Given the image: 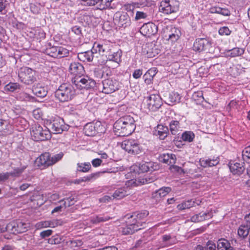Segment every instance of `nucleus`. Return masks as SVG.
<instances>
[{
    "label": "nucleus",
    "instance_id": "21",
    "mask_svg": "<svg viewBox=\"0 0 250 250\" xmlns=\"http://www.w3.org/2000/svg\"><path fill=\"white\" fill-rule=\"evenodd\" d=\"M100 123H97L95 125L89 123L87 124L84 127L83 131L86 136H91L95 135L97 133H99L98 128H96V126H100Z\"/></svg>",
    "mask_w": 250,
    "mask_h": 250
},
{
    "label": "nucleus",
    "instance_id": "11",
    "mask_svg": "<svg viewBox=\"0 0 250 250\" xmlns=\"http://www.w3.org/2000/svg\"><path fill=\"white\" fill-rule=\"evenodd\" d=\"M178 9L179 4L176 1L165 0L161 2L160 10L164 14H169L176 12Z\"/></svg>",
    "mask_w": 250,
    "mask_h": 250
},
{
    "label": "nucleus",
    "instance_id": "18",
    "mask_svg": "<svg viewBox=\"0 0 250 250\" xmlns=\"http://www.w3.org/2000/svg\"><path fill=\"white\" fill-rule=\"evenodd\" d=\"M141 33L145 36L149 37L157 32V26L152 22L144 24L140 29Z\"/></svg>",
    "mask_w": 250,
    "mask_h": 250
},
{
    "label": "nucleus",
    "instance_id": "23",
    "mask_svg": "<svg viewBox=\"0 0 250 250\" xmlns=\"http://www.w3.org/2000/svg\"><path fill=\"white\" fill-rule=\"evenodd\" d=\"M212 216V212L211 211L207 212H200L195 214L191 217V220L193 222H199L211 218Z\"/></svg>",
    "mask_w": 250,
    "mask_h": 250
},
{
    "label": "nucleus",
    "instance_id": "15",
    "mask_svg": "<svg viewBox=\"0 0 250 250\" xmlns=\"http://www.w3.org/2000/svg\"><path fill=\"white\" fill-rule=\"evenodd\" d=\"M103 92L109 94L118 89L119 83L115 79H107L103 81Z\"/></svg>",
    "mask_w": 250,
    "mask_h": 250
},
{
    "label": "nucleus",
    "instance_id": "64",
    "mask_svg": "<svg viewBox=\"0 0 250 250\" xmlns=\"http://www.w3.org/2000/svg\"><path fill=\"white\" fill-rule=\"evenodd\" d=\"M102 162L103 161L101 159L96 158V159H93L91 161V163H92V166L94 167H99L100 166H101Z\"/></svg>",
    "mask_w": 250,
    "mask_h": 250
},
{
    "label": "nucleus",
    "instance_id": "35",
    "mask_svg": "<svg viewBox=\"0 0 250 250\" xmlns=\"http://www.w3.org/2000/svg\"><path fill=\"white\" fill-rule=\"evenodd\" d=\"M105 171H99L95 173H91L86 176H84L83 178L82 181L83 182H89L93 180H95L96 179L100 177L102 174L105 173Z\"/></svg>",
    "mask_w": 250,
    "mask_h": 250
},
{
    "label": "nucleus",
    "instance_id": "22",
    "mask_svg": "<svg viewBox=\"0 0 250 250\" xmlns=\"http://www.w3.org/2000/svg\"><path fill=\"white\" fill-rule=\"evenodd\" d=\"M130 188L127 186H125L116 189L112 197L117 199H121L130 194Z\"/></svg>",
    "mask_w": 250,
    "mask_h": 250
},
{
    "label": "nucleus",
    "instance_id": "43",
    "mask_svg": "<svg viewBox=\"0 0 250 250\" xmlns=\"http://www.w3.org/2000/svg\"><path fill=\"white\" fill-rule=\"evenodd\" d=\"M68 50L62 46H58L57 48L56 58H63L67 56L68 55Z\"/></svg>",
    "mask_w": 250,
    "mask_h": 250
},
{
    "label": "nucleus",
    "instance_id": "28",
    "mask_svg": "<svg viewBox=\"0 0 250 250\" xmlns=\"http://www.w3.org/2000/svg\"><path fill=\"white\" fill-rule=\"evenodd\" d=\"M201 201L199 200H190L185 201L177 206V208L180 210H183L187 208H189L194 206L195 205H199Z\"/></svg>",
    "mask_w": 250,
    "mask_h": 250
},
{
    "label": "nucleus",
    "instance_id": "26",
    "mask_svg": "<svg viewBox=\"0 0 250 250\" xmlns=\"http://www.w3.org/2000/svg\"><path fill=\"white\" fill-rule=\"evenodd\" d=\"M219 162L218 157L214 158L212 159L201 158L199 161L200 166L204 167L216 166Z\"/></svg>",
    "mask_w": 250,
    "mask_h": 250
},
{
    "label": "nucleus",
    "instance_id": "14",
    "mask_svg": "<svg viewBox=\"0 0 250 250\" xmlns=\"http://www.w3.org/2000/svg\"><path fill=\"white\" fill-rule=\"evenodd\" d=\"M27 230V225L20 221H13L8 224V231L13 234L23 233Z\"/></svg>",
    "mask_w": 250,
    "mask_h": 250
},
{
    "label": "nucleus",
    "instance_id": "60",
    "mask_svg": "<svg viewBox=\"0 0 250 250\" xmlns=\"http://www.w3.org/2000/svg\"><path fill=\"white\" fill-rule=\"evenodd\" d=\"M217 14H221L224 16H229L230 15V12L228 9L220 7L218 12Z\"/></svg>",
    "mask_w": 250,
    "mask_h": 250
},
{
    "label": "nucleus",
    "instance_id": "10",
    "mask_svg": "<svg viewBox=\"0 0 250 250\" xmlns=\"http://www.w3.org/2000/svg\"><path fill=\"white\" fill-rule=\"evenodd\" d=\"M114 22L119 27L125 28L131 24L130 19L125 12H117L114 17Z\"/></svg>",
    "mask_w": 250,
    "mask_h": 250
},
{
    "label": "nucleus",
    "instance_id": "6",
    "mask_svg": "<svg viewBox=\"0 0 250 250\" xmlns=\"http://www.w3.org/2000/svg\"><path fill=\"white\" fill-rule=\"evenodd\" d=\"M46 125L54 134L62 133L63 131L68 130V126L65 125L63 119L60 117H55L52 120L47 121Z\"/></svg>",
    "mask_w": 250,
    "mask_h": 250
},
{
    "label": "nucleus",
    "instance_id": "4",
    "mask_svg": "<svg viewBox=\"0 0 250 250\" xmlns=\"http://www.w3.org/2000/svg\"><path fill=\"white\" fill-rule=\"evenodd\" d=\"M148 213H141L137 214L133 219V222L123 228L122 233L124 235H129L141 229L140 227L142 226V222L140 221L142 218L146 216Z\"/></svg>",
    "mask_w": 250,
    "mask_h": 250
},
{
    "label": "nucleus",
    "instance_id": "8",
    "mask_svg": "<svg viewBox=\"0 0 250 250\" xmlns=\"http://www.w3.org/2000/svg\"><path fill=\"white\" fill-rule=\"evenodd\" d=\"M73 83L77 88L80 89H90L94 87L96 84L95 81L87 76L74 78Z\"/></svg>",
    "mask_w": 250,
    "mask_h": 250
},
{
    "label": "nucleus",
    "instance_id": "54",
    "mask_svg": "<svg viewBox=\"0 0 250 250\" xmlns=\"http://www.w3.org/2000/svg\"><path fill=\"white\" fill-rule=\"evenodd\" d=\"M20 99L25 101H33L34 98L29 94L25 92H22L20 94Z\"/></svg>",
    "mask_w": 250,
    "mask_h": 250
},
{
    "label": "nucleus",
    "instance_id": "50",
    "mask_svg": "<svg viewBox=\"0 0 250 250\" xmlns=\"http://www.w3.org/2000/svg\"><path fill=\"white\" fill-rule=\"evenodd\" d=\"M62 241V238L59 235L52 236L48 239V243L52 245H56L60 244Z\"/></svg>",
    "mask_w": 250,
    "mask_h": 250
},
{
    "label": "nucleus",
    "instance_id": "59",
    "mask_svg": "<svg viewBox=\"0 0 250 250\" xmlns=\"http://www.w3.org/2000/svg\"><path fill=\"white\" fill-rule=\"evenodd\" d=\"M61 202H63V205L65 208L69 207L74 204V198H68L64 199Z\"/></svg>",
    "mask_w": 250,
    "mask_h": 250
},
{
    "label": "nucleus",
    "instance_id": "32",
    "mask_svg": "<svg viewBox=\"0 0 250 250\" xmlns=\"http://www.w3.org/2000/svg\"><path fill=\"white\" fill-rule=\"evenodd\" d=\"M181 97L177 92H172L169 94L167 99V104L169 105H173L179 103L180 101Z\"/></svg>",
    "mask_w": 250,
    "mask_h": 250
},
{
    "label": "nucleus",
    "instance_id": "52",
    "mask_svg": "<svg viewBox=\"0 0 250 250\" xmlns=\"http://www.w3.org/2000/svg\"><path fill=\"white\" fill-rule=\"evenodd\" d=\"M242 158L244 161H246L250 159V146L246 147L242 151Z\"/></svg>",
    "mask_w": 250,
    "mask_h": 250
},
{
    "label": "nucleus",
    "instance_id": "55",
    "mask_svg": "<svg viewBox=\"0 0 250 250\" xmlns=\"http://www.w3.org/2000/svg\"><path fill=\"white\" fill-rule=\"evenodd\" d=\"M19 87V85L16 83H9L5 85L4 90L6 91H14Z\"/></svg>",
    "mask_w": 250,
    "mask_h": 250
},
{
    "label": "nucleus",
    "instance_id": "42",
    "mask_svg": "<svg viewBox=\"0 0 250 250\" xmlns=\"http://www.w3.org/2000/svg\"><path fill=\"white\" fill-rule=\"evenodd\" d=\"M91 168L90 163H78L77 170L83 172H87Z\"/></svg>",
    "mask_w": 250,
    "mask_h": 250
},
{
    "label": "nucleus",
    "instance_id": "41",
    "mask_svg": "<svg viewBox=\"0 0 250 250\" xmlns=\"http://www.w3.org/2000/svg\"><path fill=\"white\" fill-rule=\"evenodd\" d=\"M192 98L197 104L202 103L204 101L203 92L202 91H198L194 92Z\"/></svg>",
    "mask_w": 250,
    "mask_h": 250
},
{
    "label": "nucleus",
    "instance_id": "20",
    "mask_svg": "<svg viewBox=\"0 0 250 250\" xmlns=\"http://www.w3.org/2000/svg\"><path fill=\"white\" fill-rule=\"evenodd\" d=\"M69 70L74 78L83 76L84 73L83 66L79 62L71 63L69 66Z\"/></svg>",
    "mask_w": 250,
    "mask_h": 250
},
{
    "label": "nucleus",
    "instance_id": "38",
    "mask_svg": "<svg viewBox=\"0 0 250 250\" xmlns=\"http://www.w3.org/2000/svg\"><path fill=\"white\" fill-rule=\"evenodd\" d=\"M112 217H110L108 216L105 215H99L91 217V222L93 224H97L100 222H105L112 219Z\"/></svg>",
    "mask_w": 250,
    "mask_h": 250
},
{
    "label": "nucleus",
    "instance_id": "12",
    "mask_svg": "<svg viewBox=\"0 0 250 250\" xmlns=\"http://www.w3.org/2000/svg\"><path fill=\"white\" fill-rule=\"evenodd\" d=\"M211 47V42L206 38L197 39L194 42L193 46V50L199 52H209Z\"/></svg>",
    "mask_w": 250,
    "mask_h": 250
},
{
    "label": "nucleus",
    "instance_id": "19",
    "mask_svg": "<svg viewBox=\"0 0 250 250\" xmlns=\"http://www.w3.org/2000/svg\"><path fill=\"white\" fill-rule=\"evenodd\" d=\"M50 160V154L48 152H45L38 157L35 162L39 167L43 168L51 166Z\"/></svg>",
    "mask_w": 250,
    "mask_h": 250
},
{
    "label": "nucleus",
    "instance_id": "16",
    "mask_svg": "<svg viewBox=\"0 0 250 250\" xmlns=\"http://www.w3.org/2000/svg\"><path fill=\"white\" fill-rule=\"evenodd\" d=\"M165 33V37L167 38V40L172 42L177 41L181 35V31L178 28L172 26L167 27Z\"/></svg>",
    "mask_w": 250,
    "mask_h": 250
},
{
    "label": "nucleus",
    "instance_id": "45",
    "mask_svg": "<svg viewBox=\"0 0 250 250\" xmlns=\"http://www.w3.org/2000/svg\"><path fill=\"white\" fill-rule=\"evenodd\" d=\"M228 240L224 238H221L218 240L217 248L218 250H223L226 246H229Z\"/></svg>",
    "mask_w": 250,
    "mask_h": 250
},
{
    "label": "nucleus",
    "instance_id": "40",
    "mask_svg": "<svg viewBox=\"0 0 250 250\" xmlns=\"http://www.w3.org/2000/svg\"><path fill=\"white\" fill-rule=\"evenodd\" d=\"M162 241L164 243V246H169L175 244L176 239L174 237H172L170 235H164L162 236Z\"/></svg>",
    "mask_w": 250,
    "mask_h": 250
},
{
    "label": "nucleus",
    "instance_id": "3",
    "mask_svg": "<svg viewBox=\"0 0 250 250\" xmlns=\"http://www.w3.org/2000/svg\"><path fill=\"white\" fill-rule=\"evenodd\" d=\"M121 147L131 154L138 155L145 153V149L143 146L136 140H125L122 143Z\"/></svg>",
    "mask_w": 250,
    "mask_h": 250
},
{
    "label": "nucleus",
    "instance_id": "53",
    "mask_svg": "<svg viewBox=\"0 0 250 250\" xmlns=\"http://www.w3.org/2000/svg\"><path fill=\"white\" fill-rule=\"evenodd\" d=\"M26 168V166H23L21 168H17L14 169L13 171H12L10 173V176H19L21 173L23 172L24 169Z\"/></svg>",
    "mask_w": 250,
    "mask_h": 250
},
{
    "label": "nucleus",
    "instance_id": "47",
    "mask_svg": "<svg viewBox=\"0 0 250 250\" xmlns=\"http://www.w3.org/2000/svg\"><path fill=\"white\" fill-rule=\"evenodd\" d=\"M63 156V153L62 152H60L58 154H55L53 155L52 157H51L50 155V166H52L54 164H56L57 162L61 160Z\"/></svg>",
    "mask_w": 250,
    "mask_h": 250
},
{
    "label": "nucleus",
    "instance_id": "31",
    "mask_svg": "<svg viewBox=\"0 0 250 250\" xmlns=\"http://www.w3.org/2000/svg\"><path fill=\"white\" fill-rule=\"evenodd\" d=\"M250 227L246 224H243L239 226L237 233L239 237L242 238H246L250 233Z\"/></svg>",
    "mask_w": 250,
    "mask_h": 250
},
{
    "label": "nucleus",
    "instance_id": "25",
    "mask_svg": "<svg viewBox=\"0 0 250 250\" xmlns=\"http://www.w3.org/2000/svg\"><path fill=\"white\" fill-rule=\"evenodd\" d=\"M32 91L35 95L41 98L44 97L47 93L46 88L40 83L35 84L33 87Z\"/></svg>",
    "mask_w": 250,
    "mask_h": 250
},
{
    "label": "nucleus",
    "instance_id": "44",
    "mask_svg": "<svg viewBox=\"0 0 250 250\" xmlns=\"http://www.w3.org/2000/svg\"><path fill=\"white\" fill-rule=\"evenodd\" d=\"M244 49L241 48L235 47L229 51V55L231 57H235L243 54Z\"/></svg>",
    "mask_w": 250,
    "mask_h": 250
},
{
    "label": "nucleus",
    "instance_id": "62",
    "mask_svg": "<svg viewBox=\"0 0 250 250\" xmlns=\"http://www.w3.org/2000/svg\"><path fill=\"white\" fill-rule=\"evenodd\" d=\"M103 1V0H86V3L89 6H93L96 4L101 3Z\"/></svg>",
    "mask_w": 250,
    "mask_h": 250
},
{
    "label": "nucleus",
    "instance_id": "58",
    "mask_svg": "<svg viewBox=\"0 0 250 250\" xmlns=\"http://www.w3.org/2000/svg\"><path fill=\"white\" fill-rule=\"evenodd\" d=\"M147 17V15L146 13L142 11H137L136 16L135 17V20L138 21L141 19H145Z\"/></svg>",
    "mask_w": 250,
    "mask_h": 250
},
{
    "label": "nucleus",
    "instance_id": "36",
    "mask_svg": "<svg viewBox=\"0 0 250 250\" xmlns=\"http://www.w3.org/2000/svg\"><path fill=\"white\" fill-rule=\"evenodd\" d=\"M169 130L172 134H176L179 130L180 124L179 121L171 120L169 123Z\"/></svg>",
    "mask_w": 250,
    "mask_h": 250
},
{
    "label": "nucleus",
    "instance_id": "61",
    "mask_svg": "<svg viewBox=\"0 0 250 250\" xmlns=\"http://www.w3.org/2000/svg\"><path fill=\"white\" fill-rule=\"evenodd\" d=\"M33 115L35 119L39 120L42 118V112L40 109H36L33 110Z\"/></svg>",
    "mask_w": 250,
    "mask_h": 250
},
{
    "label": "nucleus",
    "instance_id": "5",
    "mask_svg": "<svg viewBox=\"0 0 250 250\" xmlns=\"http://www.w3.org/2000/svg\"><path fill=\"white\" fill-rule=\"evenodd\" d=\"M31 136L36 141H42L51 138L50 131L47 127L43 129L39 124H35L32 127Z\"/></svg>",
    "mask_w": 250,
    "mask_h": 250
},
{
    "label": "nucleus",
    "instance_id": "13",
    "mask_svg": "<svg viewBox=\"0 0 250 250\" xmlns=\"http://www.w3.org/2000/svg\"><path fill=\"white\" fill-rule=\"evenodd\" d=\"M147 108L149 110L155 111L162 105V100L160 96L155 94L150 95L146 100Z\"/></svg>",
    "mask_w": 250,
    "mask_h": 250
},
{
    "label": "nucleus",
    "instance_id": "39",
    "mask_svg": "<svg viewBox=\"0 0 250 250\" xmlns=\"http://www.w3.org/2000/svg\"><path fill=\"white\" fill-rule=\"evenodd\" d=\"M152 164L151 163H144L140 164L139 166V171L141 172H146L148 171H152L154 170L152 167Z\"/></svg>",
    "mask_w": 250,
    "mask_h": 250
},
{
    "label": "nucleus",
    "instance_id": "49",
    "mask_svg": "<svg viewBox=\"0 0 250 250\" xmlns=\"http://www.w3.org/2000/svg\"><path fill=\"white\" fill-rule=\"evenodd\" d=\"M58 47L53 46L47 48L46 50V54L52 57L56 58Z\"/></svg>",
    "mask_w": 250,
    "mask_h": 250
},
{
    "label": "nucleus",
    "instance_id": "7",
    "mask_svg": "<svg viewBox=\"0 0 250 250\" xmlns=\"http://www.w3.org/2000/svg\"><path fill=\"white\" fill-rule=\"evenodd\" d=\"M35 72L27 67H22L18 71V77L21 81L25 84H31L36 80Z\"/></svg>",
    "mask_w": 250,
    "mask_h": 250
},
{
    "label": "nucleus",
    "instance_id": "56",
    "mask_svg": "<svg viewBox=\"0 0 250 250\" xmlns=\"http://www.w3.org/2000/svg\"><path fill=\"white\" fill-rule=\"evenodd\" d=\"M157 70L155 68H152L149 69L144 75V77H147L153 79V77L157 74Z\"/></svg>",
    "mask_w": 250,
    "mask_h": 250
},
{
    "label": "nucleus",
    "instance_id": "34",
    "mask_svg": "<svg viewBox=\"0 0 250 250\" xmlns=\"http://www.w3.org/2000/svg\"><path fill=\"white\" fill-rule=\"evenodd\" d=\"M155 178L149 175H145L144 177H140L137 180H136V184L137 185H144L152 182Z\"/></svg>",
    "mask_w": 250,
    "mask_h": 250
},
{
    "label": "nucleus",
    "instance_id": "2",
    "mask_svg": "<svg viewBox=\"0 0 250 250\" xmlns=\"http://www.w3.org/2000/svg\"><path fill=\"white\" fill-rule=\"evenodd\" d=\"M75 91L74 87L70 84H61L55 92L56 97L62 102L71 100L74 97Z\"/></svg>",
    "mask_w": 250,
    "mask_h": 250
},
{
    "label": "nucleus",
    "instance_id": "29",
    "mask_svg": "<svg viewBox=\"0 0 250 250\" xmlns=\"http://www.w3.org/2000/svg\"><path fill=\"white\" fill-rule=\"evenodd\" d=\"M170 191L171 188L169 187L162 188L153 192L152 194V197L158 200L159 198L166 196Z\"/></svg>",
    "mask_w": 250,
    "mask_h": 250
},
{
    "label": "nucleus",
    "instance_id": "51",
    "mask_svg": "<svg viewBox=\"0 0 250 250\" xmlns=\"http://www.w3.org/2000/svg\"><path fill=\"white\" fill-rule=\"evenodd\" d=\"M113 0H103V1L99 4V9H105L107 8H112L111 3Z\"/></svg>",
    "mask_w": 250,
    "mask_h": 250
},
{
    "label": "nucleus",
    "instance_id": "9",
    "mask_svg": "<svg viewBox=\"0 0 250 250\" xmlns=\"http://www.w3.org/2000/svg\"><path fill=\"white\" fill-rule=\"evenodd\" d=\"M122 55V53L120 50H119L115 52H112L111 50L110 52H109L108 54L106 55V60H104L99 63H101V65L105 64L107 66L110 67L109 66V63L112 62H114V65L112 66V67H117L119 66L120 63L121 62V58Z\"/></svg>",
    "mask_w": 250,
    "mask_h": 250
},
{
    "label": "nucleus",
    "instance_id": "17",
    "mask_svg": "<svg viewBox=\"0 0 250 250\" xmlns=\"http://www.w3.org/2000/svg\"><path fill=\"white\" fill-rule=\"evenodd\" d=\"M111 49L110 43L106 42L101 43L95 42L92 47V51H94L95 53L98 52L101 56L105 57L110 52Z\"/></svg>",
    "mask_w": 250,
    "mask_h": 250
},
{
    "label": "nucleus",
    "instance_id": "37",
    "mask_svg": "<svg viewBox=\"0 0 250 250\" xmlns=\"http://www.w3.org/2000/svg\"><path fill=\"white\" fill-rule=\"evenodd\" d=\"M10 127L11 125L7 121L0 119V133L1 134L8 133Z\"/></svg>",
    "mask_w": 250,
    "mask_h": 250
},
{
    "label": "nucleus",
    "instance_id": "63",
    "mask_svg": "<svg viewBox=\"0 0 250 250\" xmlns=\"http://www.w3.org/2000/svg\"><path fill=\"white\" fill-rule=\"evenodd\" d=\"M50 224L49 221L40 222L37 223V227L38 228H43L49 227Z\"/></svg>",
    "mask_w": 250,
    "mask_h": 250
},
{
    "label": "nucleus",
    "instance_id": "24",
    "mask_svg": "<svg viewBox=\"0 0 250 250\" xmlns=\"http://www.w3.org/2000/svg\"><path fill=\"white\" fill-rule=\"evenodd\" d=\"M168 133V128L162 125H158L154 131V134L158 136L161 140H164L167 136Z\"/></svg>",
    "mask_w": 250,
    "mask_h": 250
},
{
    "label": "nucleus",
    "instance_id": "48",
    "mask_svg": "<svg viewBox=\"0 0 250 250\" xmlns=\"http://www.w3.org/2000/svg\"><path fill=\"white\" fill-rule=\"evenodd\" d=\"M30 200L32 202L37 201V205H41L44 203L42 196L39 194H35L33 195Z\"/></svg>",
    "mask_w": 250,
    "mask_h": 250
},
{
    "label": "nucleus",
    "instance_id": "46",
    "mask_svg": "<svg viewBox=\"0 0 250 250\" xmlns=\"http://www.w3.org/2000/svg\"><path fill=\"white\" fill-rule=\"evenodd\" d=\"M194 134L191 131H186L183 133L182 138L185 141L191 142L194 138Z\"/></svg>",
    "mask_w": 250,
    "mask_h": 250
},
{
    "label": "nucleus",
    "instance_id": "30",
    "mask_svg": "<svg viewBox=\"0 0 250 250\" xmlns=\"http://www.w3.org/2000/svg\"><path fill=\"white\" fill-rule=\"evenodd\" d=\"M229 169L231 172L234 174H241L242 173L245 169L243 164L239 163H230Z\"/></svg>",
    "mask_w": 250,
    "mask_h": 250
},
{
    "label": "nucleus",
    "instance_id": "27",
    "mask_svg": "<svg viewBox=\"0 0 250 250\" xmlns=\"http://www.w3.org/2000/svg\"><path fill=\"white\" fill-rule=\"evenodd\" d=\"M94 53V51H92V49L90 51L79 53L78 58L82 62H91L93 60Z\"/></svg>",
    "mask_w": 250,
    "mask_h": 250
},
{
    "label": "nucleus",
    "instance_id": "33",
    "mask_svg": "<svg viewBox=\"0 0 250 250\" xmlns=\"http://www.w3.org/2000/svg\"><path fill=\"white\" fill-rule=\"evenodd\" d=\"M176 158L175 155L172 153L164 154L162 156V161L168 165H173L175 163Z\"/></svg>",
    "mask_w": 250,
    "mask_h": 250
},
{
    "label": "nucleus",
    "instance_id": "57",
    "mask_svg": "<svg viewBox=\"0 0 250 250\" xmlns=\"http://www.w3.org/2000/svg\"><path fill=\"white\" fill-rule=\"evenodd\" d=\"M219 34L221 36H228L230 34L231 31L227 26L221 27L219 31Z\"/></svg>",
    "mask_w": 250,
    "mask_h": 250
},
{
    "label": "nucleus",
    "instance_id": "1",
    "mask_svg": "<svg viewBox=\"0 0 250 250\" xmlns=\"http://www.w3.org/2000/svg\"><path fill=\"white\" fill-rule=\"evenodd\" d=\"M113 127L115 133L118 136H128L135 129V120L129 115L125 116L115 123Z\"/></svg>",
    "mask_w": 250,
    "mask_h": 250
}]
</instances>
